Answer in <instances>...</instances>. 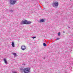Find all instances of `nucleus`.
Listing matches in <instances>:
<instances>
[{
  "instance_id": "f257e3e1",
  "label": "nucleus",
  "mask_w": 73,
  "mask_h": 73,
  "mask_svg": "<svg viewBox=\"0 0 73 73\" xmlns=\"http://www.w3.org/2000/svg\"><path fill=\"white\" fill-rule=\"evenodd\" d=\"M30 68L29 67H27V68H24L23 70V69L21 70V72L22 73H29L30 72Z\"/></svg>"
},
{
  "instance_id": "f03ea898",
  "label": "nucleus",
  "mask_w": 73,
  "mask_h": 73,
  "mask_svg": "<svg viewBox=\"0 0 73 73\" xmlns=\"http://www.w3.org/2000/svg\"><path fill=\"white\" fill-rule=\"evenodd\" d=\"M32 22L30 21H27V20H24V21H22V23L24 24H31Z\"/></svg>"
},
{
  "instance_id": "7ed1b4c3",
  "label": "nucleus",
  "mask_w": 73,
  "mask_h": 73,
  "mask_svg": "<svg viewBox=\"0 0 73 73\" xmlns=\"http://www.w3.org/2000/svg\"><path fill=\"white\" fill-rule=\"evenodd\" d=\"M58 5V2H55L53 4V6L54 7H57Z\"/></svg>"
},
{
  "instance_id": "20e7f679",
  "label": "nucleus",
  "mask_w": 73,
  "mask_h": 73,
  "mask_svg": "<svg viewBox=\"0 0 73 73\" xmlns=\"http://www.w3.org/2000/svg\"><path fill=\"white\" fill-rule=\"evenodd\" d=\"M10 3L11 5H14L16 3V1L15 0H11L10 1Z\"/></svg>"
},
{
  "instance_id": "39448f33",
  "label": "nucleus",
  "mask_w": 73,
  "mask_h": 73,
  "mask_svg": "<svg viewBox=\"0 0 73 73\" xmlns=\"http://www.w3.org/2000/svg\"><path fill=\"white\" fill-rule=\"evenodd\" d=\"M26 48L25 46H21V49L22 50H25L26 49Z\"/></svg>"
},
{
  "instance_id": "423d86ee",
  "label": "nucleus",
  "mask_w": 73,
  "mask_h": 73,
  "mask_svg": "<svg viewBox=\"0 0 73 73\" xmlns=\"http://www.w3.org/2000/svg\"><path fill=\"white\" fill-rule=\"evenodd\" d=\"M4 60L5 63H6V64H8V63H7L6 59H4Z\"/></svg>"
},
{
  "instance_id": "0eeeda50",
  "label": "nucleus",
  "mask_w": 73,
  "mask_h": 73,
  "mask_svg": "<svg viewBox=\"0 0 73 73\" xmlns=\"http://www.w3.org/2000/svg\"><path fill=\"white\" fill-rule=\"evenodd\" d=\"M44 22V19H40V22Z\"/></svg>"
},
{
  "instance_id": "6e6552de",
  "label": "nucleus",
  "mask_w": 73,
  "mask_h": 73,
  "mask_svg": "<svg viewBox=\"0 0 73 73\" xmlns=\"http://www.w3.org/2000/svg\"><path fill=\"white\" fill-rule=\"evenodd\" d=\"M11 45H12V46L13 47H15V45L14 43V42H12Z\"/></svg>"
},
{
  "instance_id": "1a4fd4ad",
  "label": "nucleus",
  "mask_w": 73,
  "mask_h": 73,
  "mask_svg": "<svg viewBox=\"0 0 73 73\" xmlns=\"http://www.w3.org/2000/svg\"><path fill=\"white\" fill-rule=\"evenodd\" d=\"M13 55L15 57V56H17V54L16 53H13Z\"/></svg>"
},
{
  "instance_id": "9d476101",
  "label": "nucleus",
  "mask_w": 73,
  "mask_h": 73,
  "mask_svg": "<svg viewBox=\"0 0 73 73\" xmlns=\"http://www.w3.org/2000/svg\"><path fill=\"white\" fill-rule=\"evenodd\" d=\"M43 45L44 46H46V44H45V43H43Z\"/></svg>"
},
{
  "instance_id": "9b49d317",
  "label": "nucleus",
  "mask_w": 73,
  "mask_h": 73,
  "mask_svg": "<svg viewBox=\"0 0 73 73\" xmlns=\"http://www.w3.org/2000/svg\"><path fill=\"white\" fill-rule=\"evenodd\" d=\"M58 36H60V32H59V33H58Z\"/></svg>"
},
{
  "instance_id": "f8f14e48",
  "label": "nucleus",
  "mask_w": 73,
  "mask_h": 73,
  "mask_svg": "<svg viewBox=\"0 0 73 73\" xmlns=\"http://www.w3.org/2000/svg\"><path fill=\"white\" fill-rule=\"evenodd\" d=\"M59 39H60V38H56V40H59Z\"/></svg>"
},
{
  "instance_id": "ddd939ff",
  "label": "nucleus",
  "mask_w": 73,
  "mask_h": 73,
  "mask_svg": "<svg viewBox=\"0 0 73 73\" xmlns=\"http://www.w3.org/2000/svg\"><path fill=\"white\" fill-rule=\"evenodd\" d=\"M35 38H36V37H33V39Z\"/></svg>"
},
{
  "instance_id": "4468645a",
  "label": "nucleus",
  "mask_w": 73,
  "mask_h": 73,
  "mask_svg": "<svg viewBox=\"0 0 73 73\" xmlns=\"http://www.w3.org/2000/svg\"><path fill=\"white\" fill-rule=\"evenodd\" d=\"M63 33H65V32H64V31L63 32Z\"/></svg>"
}]
</instances>
